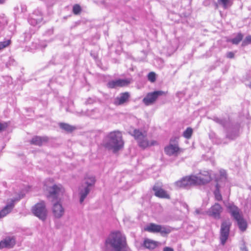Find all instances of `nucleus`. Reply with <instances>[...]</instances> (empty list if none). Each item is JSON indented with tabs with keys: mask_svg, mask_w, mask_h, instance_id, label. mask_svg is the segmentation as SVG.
I'll list each match as a JSON object with an SVG mask.
<instances>
[{
	"mask_svg": "<svg viewBox=\"0 0 251 251\" xmlns=\"http://www.w3.org/2000/svg\"><path fill=\"white\" fill-rule=\"evenodd\" d=\"M106 246L112 247L115 251H128L125 236L121 232L111 233L105 241Z\"/></svg>",
	"mask_w": 251,
	"mask_h": 251,
	"instance_id": "obj_1",
	"label": "nucleus"
},
{
	"mask_svg": "<svg viewBox=\"0 0 251 251\" xmlns=\"http://www.w3.org/2000/svg\"><path fill=\"white\" fill-rule=\"evenodd\" d=\"M122 136L118 131L110 132L106 137L104 146L108 150H112L116 152L121 149L124 146Z\"/></svg>",
	"mask_w": 251,
	"mask_h": 251,
	"instance_id": "obj_2",
	"label": "nucleus"
},
{
	"mask_svg": "<svg viewBox=\"0 0 251 251\" xmlns=\"http://www.w3.org/2000/svg\"><path fill=\"white\" fill-rule=\"evenodd\" d=\"M130 134L134 137L138 146L143 149L157 144L156 141H150L148 139L147 133L146 131L142 132L139 129H135Z\"/></svg>",
	"mask_w": 251,
	"mask_h": 251,
	"instance_id": "obj_3",
	"label": "nucleus"
},
{
	"mask_svg": "<svg viewBox=\"0 0 251 251\" xmlns=\"http://www.w3.org/2000/svg\"><path fill=\"white\" fill-rule=\"evenodd\" d=\"M227 208L232 216L237 221L239 228L244 231L247 228V223L240 214V209L233 204H228Z\"/></svg>",
	"mask_w": 251,
	"mask_h": 251,
	"instance_id": "obj_4",
	"label": "nucleus"
},
{
	"mask_svg": "<svg viewBox=\"0 0 251 251\" xmlns=\"http://www.w3.org/2000/svg\"><path fill=\"white\" fill-rule=\"evenodd\" d=\"M231 226V223L229 219L225 220L222 222L219 238L220 242L223 245L226 244L228 238Z\"/></svg>",
	"mask_w": 251,
	"mask_h": 251,
	"instance_id": "obj_5",
	"label": "nucleus"
},
{
	"mask_svg": "<svg viewBox=\"0 0 251 251\" xmlns=\"http://www.w3.org/2000/svg\"><path fill=\"white\" fill-rule=\"evenodd\" d=\"M32 212L35 216L42 220L46 219L47 210L44 202L42 201L35 204L32 208Z\"/></svg>",
	"mask_w": 251,
	"mask_h": 251,
	"instance_id": "obj_6",
	"label": "nucleus"
},
{
	"mask_svg": "<svg viewBox=\"0 0 251 251\" xmlns=\"http://www.w3.org/2000/svg\"><path fill=\"white\" fill-rule=\"evenodd\" d=\"M145 230L153 233H160L162 235L168 234L171 232V230L164 226L151 223L147 227Z\"/></svg>",
	"mask_w": 251,
	"mask_h": 251,
	"instance_id": "obj_7",
	"label": "nucleus"
},
{
	"mask_svg": "<svg viewBox=\"0 0 251 251\" xmlns=\"http://www.w3.org/2000/svg\"><path fill=\"white\" fill-rule=\"evenodd\" d=\"M48 191L49 192L48 197L53 200H57L64 192V189L60 184L53 185L49 187Z\"/></svg>",
	"mask_w": 251,
	"mask_h": 251,
	"instance_id": "obj_8",
	"label": "nucleus"
},
{
	"mask_svg": "<svg viewBox=\"0 0 251 251\" xmlns=\"http://www.w3.org/2000/svg\"><path fill=\"white\" fill-rule=\"evenodd\" d=\"M164 94H165V92L162 91H156L149 93L143 99V102L146 105L152 104L156 100L159 96Z\"/></svg>",
	"mask_w": 251,
	"mask_h": 251,
	"instance_id": "obj_9",
	"label": "nucleus"
},
{
	"mask_svg": "<svg viewBox=\"0 0 251 251\" xmlns=\"http://www.w3.org/2000/svg\"><path fill=\"white\" fill-rule=\"evenodd\" d=\"M194 177V176L184 177L180 180L176 181V184L179 187H186L196 185L195 180Z\"/></svg>",
	"mask_w": 251,
	"mask_h": 251,
	"instance_id": "obj_10",
	"label": "nucleus"
},
{
	"mask_svg": "<svg viewBox=\"0 0 251 251\" xmlns=\"http://www.w3.org/2000/svg\"><path fill=\"white\" fill-rule=\"evenodd\" d=\"M196 185L205 184L209 182L211 180V177L207 172H204L201 173L199 176H194Z\"/></svg>",
	"mask_w": 251,
	"mask_h": 251,
	"instance_id": "obj_11",
	"label": "nucleus"
},
{
	"mask_svg": "<svg viewBox=\"0 0 251 251\" xmlns=\"http://www.w3.org/2000/svg\"><path fill=\"white\" fill-rule=\"evenodd\" d=\"M52 211L53 216L57 219L61 218L65 213L64 208L59 201H57L53 204Z\"/></svg>",
	"mask_w": 251,
	"mask_h": 251,
	"instance_id": "obj_12",
	"label": "nucleus"
},
{
	"mask_svg": "<svg viewBox=\"0 0 251 251\" xmlns=\"http://www.w3.org/2000/svg\"><path fill=\"white\" fill-rule=\"evenodd\" d=\"M222 211V208L220 204L218 203H215L214 205L209 209L207 213L210 216L215 219H219L220 218L221 213Z\"/></svg>",
	"mask_w": 251,
	"mask_h": 251,
	"instance_id": "obj_13",
	"label": "nucleus"
},
{
	"mask_svg": "<svg viewBox=\"0 0 251 251\" xmlns=\"http://www.w3.org/2000/svg\"><path fill=\"white\" fill-rule=\"evenodd\" d=\"M130 83V81L127 79H118L110 81L107 83V86L110 88H115L127 86Z\"/></svg>",
	"mask_w": 251,
	"mask_h": 251,
	"instance_id": "obj_14",
	"label": "nucleus"
},
{
	"mask_svg": "<svg viewBox=\"0 0 251 251\" xmlns=\"http://www.w3.org/2000/svg\"><path fill=\"white\" fill-rule=\"evenodd\" d=\"M24 197V195L19 197V199L11 200V202L8 203L2 210L0 211V218H3L9 213L14 206V202Z\"/></svg>",
	"mask_w": 251,
	"mask_h": 251,
	"instance_id": "obj_15",
	"label": "nucleus"
},
{
	"mask_svg": "<svg viewBox=\"0 0 251 251\" xmlns=\"http://www.w3.org/2000/svg\"><path fill=\"white\" fill-rule=\"evenodd\" d=\"M42 20L43 16L41 12L39 11H35L30 16L28 22L31 25H35L40 24Z\"/></svg>",
	"mask_w": 251,
	"mask_h": 251,
	"instance_id": "obj_16",
	"label": "nucleus"
},
{
	"mask_svg": "<svg viewBox=\"0 0 251 251\" xmlns=\"http://www.w3.org/2000/svg\"><path fill=\"white\" fill-rule=\"evenodd\" d=\"M130 98V94L127 92L121 93L119 97H117L114 101V103L117 105H120L127 102Z\"/></svg>",
	"mask_w": 251,
	"mask_h": 251,
	"instance_id": "obj_17",
	"label": "nucleus"
},
{
	"mask_svg": "<svg viewBox=\"0 0 251 251\" xmlns=\"http://www.w3.org/2000/svg\"><path fill=\"white\" fill-rule=\"evenodd\" d=\"M153 190L155 192V195L157 197L166 199L170 198V196L167 192L157 185V184L153 186Z\"/></svg>",
	"mask_w": 251,
	"mask_h": 251,
	"instance_id": "obj_18",
	"label": "nucleus"
},
{
	"mask_svg": "<svg viewBox=\"0 0 251 251\" xmlns=\"http://www.w3.org/2000/svg\"><path fill=\"white\" fill-rule=\"evenodd\" d=\"M48 141V138L47 137H40L36 136L32 138L30 141L31 144L41 146L44 143H46Z\"/></svg>",
	"mask_w": 251,
	"mask_h": 251,
	"instance_id": "obj_19",
	"label": "nucleus"
},
{
	"mask_svg": "<svg viewBox=\"0 0 251 251\" xmlns=\"http://www.w3.org/2000/svg\"><path fill=\"white\" fill-rule=\"evenodd\" d=\"M4 248H12L16 243L15 238L13 236H7L2 240Z\"/></svg>",
	"mask_w": 251,
	"mask_h": 251,
	"instance_id": "obj_20",
	"label": "nucleus"
},
{
	"mask_svg": "<svg viewBox=\"0 0 251 251\" xmlns=\"http://www.w3.org/2000/svg\"><path fill=\"white\" fill-rule=\"evenodd\" d=\"M179 151V148L177 145L170 144L164 149V151L166 154L169 156L175 154Z\"/></svg>",
	"mask_w": 251,
	"mask_h": 251,
	"instance_id": "obj_21",
	"label": "nucleus"
},
{
	"mask_svg": "<svg viewBox=\"0 0 251 251\" xmlns=\"http://www.w3.org/2000/svg\"><path fill=\"white\" fill-rule=\"evenodd\" d=\"M82 188L80 189L79 192V194L80 196V203H82L84 199L86 198L88 194L89 193L90 191V188H88V187H86L85 186H84L83 185H82Z\"/></svg>",
	"mask_w": 251,
	"mask_h": 251,
	"instance_id": "obj_22",
	"label": "nucleus"
},
{
	"mask_svg": "<svg viewBox=\"0 0 251 251\" xmlns=\"http://www.w3.org/2000/svg\"><path fill=\"white\" fill-rule=\"evenodd\" d=\"M158 243L149 239H146L144 241V246L149 250H153L157 246Z\"/></svg>",
	"mask_w": 251,
	"mask_h": 251,
	"instance_id": "obj_23",
	"label": "nucleus"
},
{
	"mask_svg": "<svg viewBox=\"0 0 251 251\" xmlns=\"http://www.w3.org/2000/svg\"><path fill=\"white\" fill-rule=\"evenodd\" d=\"M96 182L95 177L92 175H87L85 177V186L90 188L93 186Z\"/></svg>",
	"mask_w": 251,
	"mask_h": 251,
	"instance_id": "obj_24",
	"label": "nucleus"
},
{
	"mask_svg": "<svg viewBox=\"0 0 251 251\" xmlns=\"http://www.w3.org/2000/svg\"><path fill=\"white\" fill-rule=\"evenodd\" d=\"M239 136V130L237 128H232L227 131L226 138L233 140Z\"/></svg>",
	"mask_w": 251,
	"mask_h": 251,
	"instance_id": "obj_25",
	"label": "nucleus"
},
{
	"mask_svg": "<svg viewBox=\"0 0 251 251\" xmlns=\"http://www.w3.org/2000/svg\"><path fill=\"white\" fill-rule=\"evenodd\" d=\"M59 126L61 129L68 132H72L76 129L75 126H71L66 123H60Z\"/></svg>",
	"mask_w": 251,
	"mask_h": 251,
	"instance_id": "obj_26",
	"label": "nucleus"
},
{
	"mask_svg": "<svg viewBox=\"0 0 251 251\" xmlns=\"http://www.w3.org/2000/svg\"><path fill=\"white\" fill-rule=\"evenodd\" d=\"M217 1L224 9H226L232 5L231 0H217Z\"/></svg>",
	"mask_w": 251,
	"mask_h": 251,
	"instance_id": "obj_27",
	"label": "nucleus"
},
{
	"mask_svg": "<svg viewBox=\"0 0 251 251\" xmlns=\"http://www.w3.org/2000/svg\"><path fill=\"white\" fill-rule=\"evenodd\" d=\"M243 39V35L241 33H238L234 38L231 40V42L233 44L237 45Z\"/></svg>",
	"mask_w": 251,
	"mask_h": 251,
	"instance_id": "obj_28",
	"label": "nucleus"
},
{
	"mask_svg": "<svg viewBox=\"0 0 251 251\" xmlns=\"http://www.w3.org/2000/svg\"><path fill=\"white\" fill-rule=\"evenodd\" d=\"M193 133V129L191 127H187L183 132V136L186 139H190Z\"/></svg>",
	"mask_w": 251,
	"mask_h": 251,
	"instance_id": "obj_29",
	"label": "nucleus"
},
{
	"mask_svg": "<svg viewBox=\"0 0 251 251\" xmlns=\"http://www.w3.org/2000/svg\"><path fill=\"white\" fill-rule=\"evenodd\" d=\"M214 195L217 201H220L222 200V197L220 193L218 185H216V190L214 191Z\"/></svg>",
	"mask_w": 251,
	"mask_h": 251,
	"instance_id": "obj_30",
	"label": "nucleus"
},
{
	"mask_svg": "<svg viewBox=\"0 0 251 251\" xmlns=\"http://www.w3.org/2000/svg\"><path fill=\"white\" fill-rule=\"evenodd\" d=\"M212 120L215 122L216 123L223 126H225L226 121L225 120L220 119L218 117H214Z\"/></svg>",
	"mask_w": 251,
	"mask_h": 251,
	"instance_id": "obj_31",
	"label": "nucleus"
},
{
	"mask_svg": "<svg viewBox=\"0 0 251 251\" xmlns=\"http://www.w3.org/2000/svg\"><path fill=\"white\" fill-rule=\"evenodd\" d=\"M11 41L10 40H7L3 42H0V50L7 47L10 44Z\"/></svg>",
	"mask_w": 251,
	"mask_h": 251,
	"instance_id": "obj_32",
	"label": "nucleus"
},
{
	"mask_svg": "<svg viewBox=\"0 0 251 251\" xmlns=\"http://www.w3.org/2000/svg\"><path fill=\"white\" fill-rule=\"evenodd\" d=\"M148 79L151 82H153L156 80V75L154 72H150L148 75Z\"/></svg>",
	"mask_w": 251,
	"mask_h": 251,
	"instance_id": "obj_33",
	"label": "nucleus"
},
{
	"mask_svg": "<svg viewBox=\"0 0 251 251\" xmlns=\"http://www.w3.org/2000/svg\"><path fill=\"white\" fill-rule=\"evenodd\" d=\"M81 10V8L78 4H75L73 6V12L75 14L77 15V14H79Z\"/></svg>",
	"mask_w": 251,
	"mask_h": 251,
	"instance_id": "obj_34",
	"label": "nucleus"
},
{
	"mask_svg": "<svg viewBox=\"0 0 251 251\" xmlns=\"http://www.w3.org/2000/svg\"><path fill=\"white\" fill-rule=\"evenodd\" d=\"M251 43V35L247 36L242 43L243 46L247 45Z\"/></svg>",
	"mask_w": 251,
	"mask_h": 251,
	"instance_id": "obj_35",
	"label": "nucleus"
},
{
	"mask_svg": "<svg viewBox=\"0 0 251 251\" xmlns=\"http://www.w3.org/2000/svg\"><path fill=\"white\" fill-rule=\"evenodd\" d=\"M7 126L8 124L7 123H0V132L5 130L6 128L7 127Z\"/></svg>",
	"mask_w": 251,
	"mask_h": 251,
	"instance_id": "obj_36",
	"label": "nucleus"
},
{
	"mask_svg": "<svg viewBox=\"0 0 251 251\" xmlns=\"http://www.w3.org/2000/svg\"><path fill=\"white\" fill-rule=\"evenodd\" d=\"M226 56L229 58H233L234 56V54L232 52H228L226 54Z\"/></svg>",
	"mask_w": 251,
	"mask_h": 251,
	"instance_id": "obj_37",
	"label": "nucleus"
},
{
	"mask_svg": "<svg viewBox=\"0 0 251 251\" xmlns=\"http://www.w3.org/2000/svg\"><path fill=\"white\" fill-rule=\"evenodd\" d=\"M163 251H174V250L172 248L166 247L163 249Z\"/></svg>",
	"mask_w": 251,
	"mask_h": 251,
	"instance_id": "obj_38",
	"label": "nucleus"
},
{
	"mask_svg": "<svg viewBox=\"0 0 251 251\" xmlns=\"http://www.w3.org/2000/svg\"><path fill=\"white\" fill-rule=\"evenodd\" d=\"M194 214L196 215L201 214V211L200 209H197L195 211Z\"/></svg>",
	"mask_w": 251,
	"mask_h": 251,
	"instance_id": "obj_39",
	"label": "nucleus"
},
{
	"mask_svg": "<svg viewBox=\"0 0 251 251\" xmlns=\"http://www.w3.org/2000/svg\"><path fill=\"white\" fill-rule=\"evenodd\" d=\"M3 248H4L3 246V241H2V240H1V241H0V249H3Z\"/></svg>",
	"mask_w": 251,
	"mask_h": 251,
	"instance_id": "obj_40",
	"label": "nucleus"
},
{
	"mask_svg": "<svg viewBox=\"0 0 251 251\" xmlns=\"http://www.w3.org/2000/svg\"><path fill=\"white\" fill-rule=\"evenodd\" d=\"M241 251H248L247 247L244 246L243 247L241 248Z\"/></svg>",
	"mask_w": 251,
	"mask_h": 251,
	"instance_id": "obj_41",
	"label": "nucleus"
},
{
	"mask_svg": "<svg viewBox=\"0 0 251 251\" xmlns=\"http://www.w3.org/2000/svg\"><path fill=\"white\" fill-rule=\"evenodd\" d=\"M220 173H221V175L223 176H224L226 174V172L224 171H221Z\"/></svg>",
	"mask_w": 251,
	"mask_h": 251,
	"instance_id": "obj_42",
	"label": "nucleus"
},
{
	"mask_svg": "<svg viewBox=\"0 0 251 251\" xmlns=\"http://www.w3.org/2000/svg\"><path fill=\"white\" fill-rule=\"evenodd\" d=\"M247 86L251 89V81L249 84H247Z\"/></svg>",
	"mask_w": 251,
	"mask_h": 251,
	"instance_id": "obj_43",
	"label": "nucleus"
},
{
	"mask_svg": "<svg viewBox=\"0 0 251 251\" xmlns=\"http://www.w3.org/2000/svg\"><path fill=\"white\" fill-rule=\"evenodd\" d=\"M5 0H0V3H2Z\"/></svg>",
	"mask_w": 251,
	"mask_h": 251,
	"instance_id": "obj_44",
	"label": "nucleus"
}]
</instances>
